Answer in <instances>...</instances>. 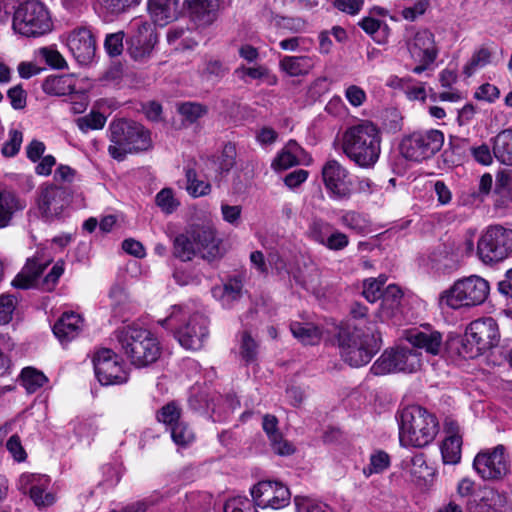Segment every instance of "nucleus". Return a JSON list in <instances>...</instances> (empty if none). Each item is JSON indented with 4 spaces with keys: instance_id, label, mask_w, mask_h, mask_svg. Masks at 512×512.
<instances>
[{
    "instance_id": "obj_1",
    "label": "nucleus",
    "mask_w": 512,
    "mask_h": 512,
    "mask_svg": "<svg viewBox=\"0 0 512 512\" xmlns=\"http://www.w3.org/2000/svg\"><path fill=\"white\" fill-rule=\"evenodd\" d=\"M399 443L405 448H423L434 441L439 431L437 417L419 405L402 408L396 414Z\"/></svg>"
},
{
    "instance_id": "obj_2",
    "label": "nucleus",
    "mask_w": 512,
    "mask_h": 512,
    "mask_svg": "<svg viewBox=\"0 0 512 512\" xmlns=\"http://www.w3.org/2000/svg\"><path fill=\"white\" fill-rule=\"evenodd\" d=\"M342 149L344 154L356 165L371 168L381 153V133L370 121H362L348 127L343 133Z\"/></svg>"
},
{
    "instance_id": "obj_3",
    "label": "nucleus",
    "mask_w": 512,
    "mask_h": 512,
    "mask_svg": "<svg viewBox=\"0 0 512 512\" xmlns=\"http://www.w3.org/2000/svg\"><path fill=\"white\" fill-rule=\"evenodd\" d=\"M120 350L136 368L148 367L161 355L158 338L150 330L135 324L125 325L116 332Z\"/></svg>"
},
{
    "instance_id": "obj_4",
    "label": "nucleus",
    "mask_w": 512,
    "mask_h": 512,
    "mask_svg": "<svg viewBox=\"0 0 512 512\" xmlns=\"http://www.w3.org/2000/svg\"><path fill=\"white\" fill-rule=\"evenodd\" d=\"M159 324L174 333L179 344L187 350H199L208 336V320L199 313L191 314L186 306L174 305Z\"/></svg>"
},
{
    "instance_id": "obj_5",
    "label": "nucleus",
    "mask_w": 512,
    "mask_h": 512,
    "mask_svg": "<svg viewBox=\"0 0 512 512\" xmlns=\"http://www.w3.org/2000/svg\"><path fill=\"white\" fill-rule=\"evenodd\" d=\"M341 356L352 367L368 364L380 349V336L373 325L361 320L340 339Z\"/></svg>"
},
{
    "instance_id": "obj_6",
    "label": "nucleus",
    "mask_w": 512,
    "mask_h": 512,
    "mask_svg": "<svg viewBox=\"0 0 512 512\" xmlns=\"http://www.w3.org/2000/svg\"><path fill=\"white\" fill-rule=\"evenodd\" d=\"M490 284L479 275H469L457 279L438 296L440 309H470L483 304L489 296Z\"/></svg>"
},
{
    "instance_id": "obj_7",
    "label": "nucleus",
    "mask_w": 512,
    "mask_h": 512,
    "mask_svg": "<svg viewBox=\"0 0 512 512\" xmlns=\"http://www.w3.org/2000/svg\"><path fill=\"white\" fill-rule=\"evenodd\" d=\"M109 129L111 144L108 152L118 161L128 153L148 151L153 146L150 131L140 123L121 119L113 121Z\"/></svg>"
},
{
    "instance_id": "obj_8",
    "label": "nucleus",
    "mask_w": 512,
    "mask_h": 512,
    "mask_svg": "<svg viewBox=\"0 0 512 512\" xmlns=\"http://www.w3.org/2000/svg\"><path fill=\"white\" fill-rule=\"evenodd\" d=\"M13 31L26 38H37L48 34L53 29V22L48 8L37 0H28L14 11Z\"/></svg>"
},
{
    "instance_id": "obj_9",
    "label": "nucleus",
    "mask_w": 512,
    "mask_h": 512,
    "mask_svg": "<svg viewBox=\"0 0 512 512\" xmlns=\"http://www.w3.org/2000/svg\"><path fill=\"white\" fill-rule=\"evenodd\" d=\"M499 326L492 317L472 321L465 329L461 353L475 358L495 348L500 342Z\"/></svg>"
},
{
    "instance_id": "obj_10",
    "label": "nucleus",
    "mask_w": 512,
    "mask_h": 512,
    "mask_svg": "<svg viewBox=\"0 0 512 512\" xmlns=\"http://www.w3.org/2000/svg\"><path fill=\"white\" fill-rule=\"evenodd\" d=\"M218 251L215 230L210 226H192L174 240V254L189 261L197 253L202 257H214Z\"/></svg>"
},
{
    "instance_id": "obj_11",
    "label": "nucleus",
    "mask_w": 512,
    "mask_h": 512,
    "mask_svg": "<svg viewBox=\"0 0 512 512\" xmlns=\"http://www.w3.org/2000/svg\"><path fill=\"white\" fill-rule=\"evenodd\" d=\"M511 255L512 229L493 225L481 233L477 241L476 256L483 264H497Z\"/></svg>"
},
{
    "instance_id": "obj_12",
    "label": "nucleus",
    "mask_w": 512,
    "mask_h": 512,
    "mask_svg": "<svg viewBox=\"0 0 512 512\" xmlns=\"http://www.w3.org/2000/svg\"><path fill=\"white\" fill-rule=\"evenodd\" d=\"M49 262L50 259H43L39 255L28 259L25 266L13 279L12 285L19 289L39 288L44 291L53 290L64 272V263L57 261L50 272L41 278L40 275Z\"/></svg>"
},
{
    "instance_id": "obj_13",
    "label": "nucleus",
    "mask_w": 512,
    "mask_h": 512,
    "mask_svg": "<svg viewBox=\"0 0 512 512\" xmlns=\"http://www.w3.org/2000/svg\"><path fill=\"white\" fill-rule=\"evenodd\" d=\"M510 467V455L502 444L481 449L473 460V469L483 480H502L510 473Z\"/></svg>"
},
{
    "instance_id": "obj_14",
    "label": "nucleus",
    "mask_w": 512,
    "mask_h": 512,
    "mask_svg": "<svg viewBox=\"0 0 512 512\" xmlns=\"http://www.w3.org/2000/svg\"><path fill=\"white\" fill-rule=\"evenodd\" d=\"M422 366L421 353L409 347L386 350L372 365L374 375L395 372L413 373Z\"/></svg>"
},
{
    "instance_id": "obj_15",
    "label": "nucleus",
    "mask_w": 512,
    "mask_h": 512,
    "mask_svg": "<svg viewBox=\"0 0 512 512\" xmlns=\"http://www.w3.org/2000/svg\"><path fill=\"white\" fill-rule=\"evenodd\" d=\"M444 144V134L437 129L417 131L403 138L400 149L402 155L420 162L435 155Z\"/></svg>"
},
{
    "instance_id": "obj_16",
    "label": "nucleus",
    "mask_w": 512,
    "mask_h": 512,
    "mask_svg": "<svg viewBox=\"0 0 512 512\" xmlns=\"http://www.w3.org/2000/svg\"><path fill=\"white\" fill-rule=\"evenodd\" d=\"M93 366L95 376L103 386L121 385L128 381L129 372L123 359L109 348L95 352Z\"/></svg>"
},
{
    "instance_id": "obj_17",
    "label": "nucleus",
    "mask_w": 512,
    "mask_h": 512,
    "mask_svg": "<svg viewBox=\"0 0 512 512\" xmlns=\"http://www.w3.org/2000/svg\"><path fill=\"white\" fill-rule=\"evenodd\" d=\"M255 507L282 509L289 505L291 494L287 486L277 481H260L250 490Z\"/></svg>"
},
{
    "instance_id": "obj_18",
    "label": "nucleus",
    "mask_w": 512,
    "mask_h": 512,
    "mask_svg": "<svg viewBox=\"0 0 512 512\" xmlns=\"http://www.w3.org/2000/svg\"><path fill=\"white\" fill-rule=\"evenodd\" d=\"M408 51L411 58L418 63L412 69L415 74H421L428 69L437 59L439 53L435 36L428 29L419 30L414 34L408 42Z\"/></svg>"
},
{
    "instance_id": "obj_19",
    "label": "nucleus",
    "mask_w": 512,
    "mask_h": 512,
    "mask_svg": "<svg viewBox=\"0 0 512 512\" xmlns=\"http://www.w3.org/2000/svg\"><path fill=\"white\" fill-rule=\"evenodd\" d=\"M322 180L329 197L333 200H347L352 195L349 172L336 160H328L322 168Z\"/></svg>"
},
{
    "instance_id": "obj_20",
    "label": "nucleus",
    "mask_w": 512,
    "mask_h": 512,
    "mask_svg": "<svg viewBox=\"0 0 512 512\" xmlns=\"http://www.w3.org/2000/svg\"><path fill=\"white\" fill-rule=\"evenodd\" d=\"M132 31L128 52L136 61H144L150 57L157 42V35L151 24L143 18H134L130 22Z\"/></svg>"
},
{
    "instance_id": "obj_21",
    "label": "nucleus",
    "mask_w": 512,
    "mask_h": 512,
    "mask_svg": "<svg viewBox=\"0 0 512 512\" xmlns=\"http://www.w3.org/2000/svg\"><path fill=\"white\" fill-rule=\"evenodd\" d=\"M51 480L47 475L23 473L17 480L18 490L29 495L37 507H48L55 502V495L49 490Z\"/></svg>"
},
{
    "instance_id": "obj_22",
    "label": "nucleus",
    "mask_w": 512,
    "mask_h": 512,
    "mask_svg": "<svg viewBox=\"0 0 512 512\" xmlns=\"http://www.w3.org/2000/svg\"><path fill=\"white\" fill-rule=\"evenodd\" d=\"M308 237L331 251H340L349 245V237L336 229L330 222L314 218L307 230Z\"/></svg>"
},
{
    "instance_id": "obj_23",
    "label": "nucleus",
    "mask_w": 512,
    "mask_h": 512,
    "mask_svg": "<svg viewBox=\"0 0 512 512\" xmlns=\"http://www.w3.org/2000/svg\"><path fill=\"white\" fill-rule=\"evenodd\" d=\"M37 205L41 216L52 221L60 218L69 207V197L63 188L49 185L41 190Z\"/></svg>"
},
{
    "instance_id": "obj_24",
    "label": "nucleus",
    "mask_w": 512,
    "mask_h": 512,
    "mask_svg": "<svg viewBox=\"0 0 512 512\" xmlns=\"http://www.w3.org/2000/svg\"><path fill=\"white\" fill-rule=\"evenodd\" d=\"M67 47L79 64H90L96 53V42L92 31L87 27L74 29L67 37Z\"/></svg>"
},
{
    "instance_id": "obj_25",
    "label": "nucleus",
    "mask_w": 512,
    "mask_h": 512,
    "mask_svg": "<svg viewBox=\"0 0 512 512\" xmlns=\"http://www.w3.org/2000/svg\"><path fill=\"white\" fill-rule=\"evenodd\" d=\"M445 438L440 445L444 464L456 465L461 461L462 433L457 421L448 417L444 421Z\"/></svg>"
},
{
    "instance_id": "obj_26",
    "label": "nucleus",
    "mask_w": 512,
    "mask_h": 512,
    "mask_svg": "<svg viewBox=\"0 0 512 512\" xmlns=\"http://www.w3.org/2000/svg\"><path fill=\"white\" fill-rule=\"evenodd\" d=\"M189 403L194 409H201L204 407L211 409L215 421L225 420L227 416L239 406V401L235 396H218L217 399H212L211 402H209L206 397H203L202 395L198 398L194 390L191 392L189 397Z\"/></svg>"
},
{
    "instance_id": "obj_27",
    "label": "nucleus",
    "mask_w": 512,
    "mask_h": 512,
    "mask_svg": "<svg viewBox=\"0 0 512 512\" xmlns=\"http://www.w3.org/2000/svg\"><path fill=\"white\" fill-rule=\"evenodd\" d=\"M404 468L411 480L420 488L428 489L435 477V469L426 462L425 455L418 453L404 461Z\"/></svg>"
},
{
    "instance_id": "obj_28",
    "label": "nucleus",
    "mask_w": 512,
    "mask_h": 512,
    "mask_svg": "<svg viewBox=\"0 0 512 512\" xmlns=\"http://www.w3.org/2000/svg\"><path fill=\"white\" fill-rule=\"evenodd\" d=\"M507 503L504 494L492 488H484L478 498L467 503L469 512H502Z\"/></svg>"
},
{
    "instance_id": "obj_29",
    "label": "nucleus",
    "mask_w": 512,
    "mask_h": 512,
    "mask_svg": "<svg viewBox=\"0 0 512 512\" xmlns=\"http://www.w3.org/2000/svg\"><path fill=\"white\" fill-rule=\"evenodd\" d=\"M409 343L419 349H424L428 354L439 355L443 347L442 334L436 330L423 328L409 332Z\"/></svg>"
},
{
    "instance_id": "obj_30",
    "label": "nucleus",
    "mask_w": 512,
    "mask_h": 512,
    "mask_svg": "<svg viewBox=\"0 0 512 512\" xmlns=\"http://www.w3.org/2000/svg\"><path fill=\"white\" fill-rule=\"evenodd\" d=\"M42 89L46 94L54 96L78 94L82 91L79 79L73 74L49 76L44 80Z\"/></svg>"
},
{
    "instance_id": "obj_31",
    "label": "nucleus",
    "mask_w": 512,
    "mask_h": 512,
    "mask_svg": "<svg viewBox=\"0 0 512 512\" xmlns=\"http://www.w3.org/2000/svg\"><path fill=\"white\" fill-rule=\"evenodd\" d=\"M84 320L80 314L65 312L53 326V333L64 344L76 338L83 328Z\"/></svg>"
},
{
    "instance_id": "obj_32",
    "label": "nucleus",
    "mask_w": 512,
    "mask_h": 512,
    "mask_svg": "<svg viewBox=\"0 0 512 512\" xmlns=\"http://www.w3.org/2000/svg\"><path fill=\"white\" fill-rule=\"evenodd\" d=\"M189 17L198 25H209L216 18L219 0H185Z\"/></svg>"
},
{
    "instance_id": "obj_33",
    "label": "nucleus",
    "mask_w": 512,
    "mask_h": 512,
    "mask_svg": "<svg viewBox=\"0 0 512 512\" xmlns=\"http://www.w3.org/2000/svg\"><path fill=\"white\" fill-rule=\"evenodd\" d=\"M316 60V57L308 55L283 56L279 61V69L290 77L305 76L315 67Z\"/></svg>"
},
{
    "instance_id": "obj_34",
    "label": "nucleus",
    "mask_w": 512,
    "mask_h": 512,
    "mask_svg": "<svg viewBox=\"0 0 512 512\" xmlns=\"http://www.w3.org/2000/svg\"><path fill=\"white\" fill-rule=\"evenodd\" d=\"M148 12L153 22L165 26L178 16V0H148Z\"/></svg>"
},
{
    "instance_id": "obj_35",
    "label": "nucleus",
    "mask_w": 512,
    "mask_h": 512,
    "mask_svg": "<svg viewBox=\"0 0 512 512\" xmlns=\"http://www.w3.org/2000/svg\"><path fill=\"white\" fill-rule=\"evenodd\" d=\"M402 296L403 292L399 286L390 284L386 287L377 313L380 321L390 320L399 313Z\"/></svg>"
},
{
    "instance_id": "obj_36",
    "label": "nucleus",
    "mask_w": 512,
    "mask_h": 512,
    "mask_svg": "<svg viewBox=\"0 0 512 512\" xmlns=\"http://www.w3.org/2000/svg\"><path fill=\"white\" fill-rule=\"evenodd\" d=\"M278 421L275 416L265 415L263 417L262 426L266 432L272 449L281 456H288L294 452V446L282 438L281 433L277 429Z\"/></svg>"
},
{
    "instance_id": "obj_37",
    "label": "nucleus",
    "mask_w": 512,
    "mask_h": 512,
    "mask_svg": "<svg viewBox=\"0 0 512 512\" xmlns=\"http://www.w3.org/2000/svg\"><path fill=\"white\" fill-rule=\"evenodd\" d=\"M24 207V203L13 192L0 187V229L9 226L14 215Z\"/></svg>"
},
{
    "instance_id": "obj_38",
    "label": "nucleus",
    "mask_w": 512,
    "mask_h": 512,
    "mask_svg": "<svg viewBox=\"0 0 512 512\" xmlns=\"http://www.w3.org/2000/svg\"><path fill=\"white\" fill-rule=\"evenodd\" d=\"M303 154L304 150L298 143L290 140L273 160L272 168L276 171L286 170L299 164Z\"/></svg>"
},
{
    "instance_id": "obj_39",
    "label": "nucleus",
    "mask_w": 512,
    "mask_h": 512,
    "mask_svg": "<svg viewBox=\"0 0 512 512\" xmlns=\"http://www.w3.org/2000/svg\"><path fill=\"white\" fill-rule=\"evenodd\" d=\"M241 291V281L230 279L223 285L214 287L212 289V295L224 308H230L240 299Z\"/></svg>"
},
{
    "instance_id": "obj_40",
    "label": "nucleus",
    "mask_w": 512,
    "mask_h": 512,
    "mask_svg": "<svg viewBox=\"0 0 512 512\" xmlns=\"http://www.w3.org/2000/svg\"><path fill=\"white\" fill-rule=\"evenodd\" d=\"M139 3L140 0H94V9L100 17L111 20Z\"/></svg>"
},
{
    "instance_id": "obj_41",
    "label": "nucleus",
    "mask_w": 512,
    "mask_h": 512,
    "mask_svg": "<svg viewBox=\"0 0 512 512\" xmlns=\"http://www.w3.org/2000/svg\"><path fill=\"white\" fill-rule=\"evenodd\" d=\"M493 155L502 164L512 165V129L499 132L492 139Z\"/></svg>"
},
{
    "instance_id": "obj_42",
    "label": "nucleus",
    "mask_w": 512,
    "mask_h": 512,
    "mask_svg": "<svg viewBox=\"0 0 512 512\" xmlns=\"http://www.w3.org/2000/svg\"><path fill=\"white\" fill-rule=\"evenodd\" d=\"M250 261L253 267L263 275H266L268 273V266H270L272 269L276 271L278 274L282 273H288L286 263L284 260L280 257L278 253H270L268 256V265L266 263V260L264 258V255L260 251H254L250 255Z\"/></svg>"
},
{
    "instance_id": "obj_43",
    "label": "nucleus",
    "mask_w": 512,
    "mask_h": 512,
    "mask_svg": "<svg viewBox=\"0 0 512 512\" xmlns=\"http://www.w3.org/2000/svg\"><path fill=\"white\" fill-rule=\"evenodd\" d=\"M238 78L243 80L244 82H248L249 80H261L268 85H276L278 79L276 75L272 74L270 70L264 65H256V66H240L235 70Z\"/></svg>"
},
{
    "instance_id": "obj_44",
    "label": "nucleus",
    "mask_w": 512,
    "mask_h": 512,
    "mask_svg": "<svg viewBox=\"0 0 512 512\" xmlns=\"http://www.w3.org/2000/svg\"><path fill=\"white\" fill-rule=\"evenodd\" d=\"M491 58L492 53L487 47H480L476 49L469 60L463 65V75L467 78L472 77L478 71L490 64Z\"/></svg>"
},
{
    "instance_id": "obj_45",
    "label": "nucleus",
    "mask_w": 512,
    "mask_h": 512,
    "mask_svg": "<svg viewBox=\"0 0 512 512\" xmlns=\"http://www.w3.org/2000/svg\"><path fill=\"white\" fill-rule=\"evenodd\" d=\"M340 223L357 234H366L370 231V221L367 216L353 210L341 211Z\"/></svg>"
},
{
    "instance_id": "obj_46",
    "label": "nucleus",
    "mask_w": 512,
    "mask_h": 512,
    "mask_svg": "<svg viewBox=\"0 0 512 512\" xmlns=\"http://www.w3.org/2000/svg\"><path fill=\"white\" fill-rule=\"evenodd\" d=\"M290 330L295 338L306 345H314L321 338L320 330L311 323L293 322Z\"/></svg>"
},
{
    "instance_id": "obj_47",
    "label": "nucleus",
    "mask_w": 512,
    "mask_h": 512,
    "mask_svg": "<svg viewBox=\"0 0 512 512\" xmlns=\"http://www.w3.org/2000/svg\"><path fill=\"white\" fill-rule=\"evenodd\" d=\"M494 196L499 206L512 202V176L509 173L503 171L497 174Z\"/></svg>"
},
{
    "instance_id": "obj_48",
    "label": "nucleus",
    "mask_w": 512,
    "mask_h": 512,
    "mask_svg": "<svg viewBox=\"0 0 512 512\" xmlns=\"http://www.w3.org/2000/svg\"><path fill=\"white\" fill-rule=\"evenodd\" d=\"M47 381L44 373L35 368L26 367L21 371V385L30 394L38 391Z\"/></svg>"
},
{
    "instance_id": "obj_49",
    "label": "nucleus",
    "mask_w": 512,
    "mask_h": 512,
    "mask_svg": "<svg viewBox=\"0 0 512 512\" xmlns=\"http://www.w3.org/2000/svg\"><path fill=\"white\" fill-rule=\"evenodd\" d=\"M238 354L240 358L246 363L255 361L257 357L258 343L247 331L241 332L239 336Z\"/></svg>"
},
{
    "instance_id": "obj_50",
    "label": "nucleus",
    "mask_w": 512,
    "mask_h": 512,
    "mask_svg": "<svg viewBox=\"0 0 512 512\" xmlns=\"http://www.w3.org/2000/svg\"><path fill=\"white\" fill-rule=\"evenodd\" d=\"M294 504L296 512H334L326 503L309 496H296Z\"/></svg>"
},
{
    "instance_id": "obj_51",
    "label": "nucleus",
    "mask_w": 512,
    "mask_h": 512,
    "mask_svg": "<svg viewBox=\"0 0 512 512\" xmlns=\"http://www.w3.org/2000/svg\"><path fill=\"white\" fill-rule=\"evenodd\" d=\"M181 409L176 402H170L164 405L157 413V419L169 429L175 424L182 422L180 419Z\"/></svg>"
},
{
    "instance_id": "obj_52",
    "label": "nucleus",
    "mask_w": 512,
    "mask_h": 512,
    "mask_svg": "<svg viewBox=\"0 0 512 512\" xmlns=\"http://www.w3.org/2000/svg\"><path fill=\"white\" fill-rule=\"evenodd\" d=\"M170 433L173 442L180 447H186L195 440L193 430L183 421L175 424L170 429Z\"/></svg>"
},
{
    "instance_id": "obj_53",
    "label": "nucleus",
    "mask_w": 512,
    "mask_h": 512,
    "mask_svg": "<svg viewBox=\"0 0 512 512\" xmlns=\"http://www.w3.org/2000/svg\"><path fill=\"white\" fill-rule=\"evenodd\" d=\"M187 191L193 197H201L210 193L211 185L197 178V174L193 169L186 171Z\"/></svg>"
},
{
    "instance_id": "obj_54",
    "label": "nucleus",
    "mask_w": 512,
    "mask_h": 512,
    "mask_svg": "<svg viewBox=\"0 0 512 512\" xmlns=\"http://www.w3.org/2000/svg\"><path fill=\"white\" fill-rule=\"evenodd\" d=\"M23 142V134L21 131L11 128L8 132V138L3 143L1 154L6 157H14L18 154Z\"/></svg>"
},
{
    "instance_id": "obj_55",
    "label": "nucleus",
    "mask_w": 512,
    "mask_h": 512,
    "mask_svg": "<svg viewBox=\"0 0 512 512\" xmlns=\"http://www.w3.org/2000/svg\"><path fill=\"white\" fill-rule=\"evenodd\" d=\"M177 111L184 120L194 123L207 113L206 106L195 102H184L178 105Z\"/></svg>"
},
{
    "instance_id": "obj_56",
    "label": "nucleus",
    "mask_w": 512,
    "mask_h": 512,
    "mask_svg": "<svg viewBox=\"0 0 512 512\" xmlns=\"http://www.w3.org/2000/svg\"><path fill=\"white\" fill-rule=\"evenodd\" d=\"M105 123L106 117L98 111H91L89 114L77 119V126L82 132L102 129Z\"/></svg>"
},
{
    "instance_id": "obj_57",
    "label": "nucleus",
    "mask_w": 512,
    "mask_h": 512,
    "mask_svg": "<svg viewBox=\"0 0 512 512\" xmlns=\"http://www.w3.org/2000/svg\"><path fill=\"white\" fill-rule=\"evenodd\" d=\"M360 26L366 33L371 35L376 42H384V32L387 30V25L382 21L371 17H366L360 22Z\"/></svg>"
},
{
    "instance_id": "obj_58",
    "label": "nucleus",
    "mask_w": 512,
    "mask_h": 512,
    "mask_svg": "<svg viewBox=\"0 0 512 512\" xmlns=\"http://www.w3.org/2000/svg\"><path fill=\"white\" fill-rule=\"evenodd\" d=\"M386 280L385 276L364 280L362 294L368 302L374 303L380 298L382 295L381 288L385 284Z\"/></svg>"
},
{
    "instance_id": "obj_59",
    "label": "nucleus",
    "mask_w": 512,
    "mask_h": 512,
    "mask_svg": "<svg viewBox=\"0 0 512 512\" xmlns=\"http://www.w3.org/2000/svg\"><path fill=\"white\" fill-rule=\"evenodd\" d=\"M17 304L16 296L6 293L0 295V325H6L12 320Z\"/></svg>"
},
{
    "instance_id": "obj_60",
    "label": "nucleus",
    "mask_w": 512,
    "mask_h": 512,
    "mask_svg": "<svg viewBox=\"0 0 512 512\" xmlns=\"http://www.w3.org/2000/svg\"><path fill=\"white\" fill-rule=\"evenodd\" d=\"M111 308L116 314H121L129 303V297L123 286L115 284L109 291Z\"/></svg>"
},
{
    "instance_id": "obj_61",
    "label": "nucleus",
    "mask_w": 512,
    "mask_h": 512,
    "mask_svg": "<svg viewBox=\"0 0 512 512\" xmlns=\"http://www.w3.org/2000/svg\"><path fill=\"white\" fill-rule=\"evenodd\" d=\"M73 431L80 441L86 440L90 442V439L97 433L98 426L92 419L76 420L72 423Z\"/></svg>"
},
{
    "instance_id": "obj_62",
    "label": "nucleus",
    "mask_w": 512,
    "mask_h": 512,
    "mask_svg": "<svg viewBox=\"0 0 512 512\" xmlns=\"http://www.w3.org/2000/svg\"><path fill=\"white\" fill-rule=\"evenodd\" d=\"M156 205L166 214L173 213L179 206L174 192L170 188H164L156 194Z\"/></svg>"
},
{
    "instance_id": "obj_63",
    "label": "nucleus",
    "mask_w": 512,
    "mask_h": 512,
    "mask_svg": "<svg viewBox=\"0 0 512 512\" xmlns=\"http://www.w3.org/2000/svg\"><path fill=\"white\" fill-rule=\"evenodd\" d=\"M221 216L224 222L233 227H238L242 218V207L222 202L220 206Z\"/></svg>"
},
{
    "instance_id": "obj_64",
    "label": "nucleus",
    "mask_w": 512,
    "mask_h": 512,
    "mask_svg": "<svg viewBox=\"0 0 512 512\" xmlns=\"http://www.w3.org/2000/svg\"><path fill=\"white\" fill-rule=\"evenodd\" d=\"M224 512H258L253 502L247 497H234L224 506Z\"/></svg>"
}]
</instances>
